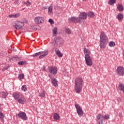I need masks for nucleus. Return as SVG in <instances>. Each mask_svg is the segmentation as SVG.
<instances>
[{"instance_id":"nucleus-1","label":"nucleus","mask_w":124,"mask_h":124,"mask_svg":"<svg viewBox=\"0 0 124 124\" xmlns=\"http://www.w3.org/2000/svg\"><path fill=\"white\" fill-rule=\"evenodd\" d=\"M83 79L81 78H76L75 80L74 90L76 93H80L83 88Z\"/></svg>"},{"instance_id":"nucleus-2","label":"nucleus","mask_w":124,"mask_h":124,"mask_svg":"<svg viewBox=\"0 0 124 124\" xmlns=\"http://www.w3.org/2000/svg\"><path fill=\"white\" fill-rule=\"evenodd\" d=\"M109 119H110V115L108 114H107L103 116L102 114L99 113L96 117V120L98 122H99V124H103V121H105V120H108Z\"/></svg>"},{"instance_id":"nucleus-3","label":"nucleus","mask_w":124,"mask_h":124,"mask_svg":"<svg viewBox=\"0 0 124 124\" xmlns=\"http://www.w3.org/2000/svg\"><path fill=\"white\" fill-rule=\"evenodd\" d=\"M85 60V63L88 66H92L93 65V60L90 55H85L84 57Z\"/></svg>"},{"instance_id":"nucleus-4","label":"nucleus","mask_w":124,"mask_h":124,"mask_svg":"<svg viewBox=\"0 0 124 124\" xmlns=\"http://www.w3.org/2000/svg\"><path fill=\"white\" fill-rule=\"evenodd\" d=\"M55 45L57 47H62L63 44V39L62 38L57 37L55 39Z\"/></svg>"},{"instance_id":"nucleus-5","label":"nucleus","mask_w":124,"mask_h":124,"mask_svg":"<svg viewBox=\"0 0 124 124\" xmlns=\"http://www.w3.org/2000/svg\"><path fill=\"white\" fill-rule=\"evenodd\" d=\"M116 73L118 76H124V67L123 66H119L116 69Z\"/></svg>"},{"instance_id":"nucleus-6","label":"nucleus","mask_w":124,"mask_h":124,"mask_svg":"<svg viewBox=\"0 0 124 124\" xmlns=\"http://www.w3.org/2000/svg\"><path fill=\"white\" fill-rule=\"evenodd\" d=\"M75 106L77 109V112L79 117H82V116H83V111L80 106H79L78 104H76Z\"/></svg>"},{"instance_id":"nucleus-7","label":"nucleus","mask_w":124,"mask_h":124,"mask_svg":"<svg viewBox=\"0 0 124 124\" xmlns=\"http://www.w3.org/2000/svg\"><path fill=\"white\" fill-rule=\"evenodd\" d=\"M100 41L104 42H108V37L106 36L104 32H101L100 36Z\"/></svg>"},{"instance_id":"nucleus-8","label":"nucleus","mask_w":124,"mask_h":124,"mask_svg":"<svg viewBox=\"0 0 124 124\" xmlns=\"http://www.w3.org/2000/svg\"><path fill=\"white\" fill-rule=\"evenodd\" d=\"M24 22L21 21H16L14 27L16 30H21L24 27Z\"/></svg>"},{"instance_id":"nucleus-9","label":"nucleus","mask_w":124,"mask_h":124,"mask_svg":"<svg viewBox=\"0 0 124 124\" xmlns=\"http://www.w3.org/2000/svg\"><path fill=\"white\" fill-rule=\"evenodd\" d=\"M16 116L23 121H27V114L25 112L20 111Z\"/></svg>"},{"instance_id":"nucleus-10","label":"nucleus","mask_w":124,"mask_h":124,"mask_svg":"<svg viewBox=\"0 0 124 124\" xmlns=\"http://www.w3.org/2000/svg\"><path fill=\"white\" fill-rule=\"evenodd\" d=\"M35 24H42L44 23V18L42 16H37L34 18Z\"/></svg>"},{"instance_id":"nucleus-11","label":"nucleus","mask_w":124,"mask_h":124,"mask_svg":"<svg viewBox=\"0 0 124 124\" xmlns=\"http://www.w3.org/2000/svg\"><path fill=\"white\" fill-rule=\"evenodd\" d=\"M49 72L53 74V75H56L57 72H58V70L56 67H50L49 68Z\"/></svg>"},{"instance_id":"nucleus-12","label":"nucleus","mask_w":124,"mask_h":124,"mask_svg":"<svg viewBox=\"0 0 124 124\" xmlns=\"http://www.w3.org/2000/svg\"><path fill=\"white\" fill-rule=\"evenodd\" d=\"M22 95L23 94H21V93H14L13 94V97H14L16 100L17 101Z\"/></svg>"},{"instance_id":"nucleus-13","label":"nucleus","mask_w":124,"mask_h":124,"mask_svg":"<svg viewBox=\"0 0 124 124\" xmlns=\"http://www.w3.org/2000/svg\"><path fill=\"white\" fill-rule=\"evenodd\" d=\"M20 104H25L26 103V99L24 95H21V97L17 100Z\"/></svg>"},{"instance_id":"nucleus-14","label":"nucleus","mask_w":124,"mask_h":124,"mask_svg":"<svg viewBox=\"0 0 124 124\" xmlns=\"http://www.w3.org/2000/svg\"><path fill=\"white\" fill-rule=\"evenodd\" d=\"M88 15L85 12H80L79 15V18H81L82 20H85L87 19Z\"/></svg>"},{"instance_id":"nucleus-15","label":"nucleus","mask_w":124,"mask_h":124,"mask_svg":"<svg viewBox=\"0 0 124 124\" xmlns=\"http://www.w3.org/2000/svg\"><path fill=\"white\" fill-rule=\"evenodd\" d=\"M51 80V82L52 84V85H53V86H54V87H58V80H57V79L55 78H51L50 79Z\"/></svg>"},{"instance_id":"nucleus-16","label":"nucleus","mask_w":124,"mask_h":124,"mask_svg":"<svg viewBox=\"0 0 124 124\" xmlns=\"http://www.w3.org/2000/svg\"><path fill=\"white\" fill-rule=\"evenodd\" d=\"M108 42H101L100 41V47L101 49H105L106 48V45H107Z\"/></svg>"},{"instance_id":"nucleus-17","label":"nucleus","mask_w":124,"mask_h":124,"mask_svg":"<svg viewBox=\"0 0 124 124\" xmlns=\"http://www.w3.org/2000/svg\"><path fill=\"white\" fill-rule=\"evenodd\" d=\"M77 17L75 16L71 17L68 19L69 23H76Z\"/></svg>"},{"instance_id":"nucleus-18","label":"nucleus","mask_w":124,"mask_h":124,"mask_svg":"<svg viewBox=\"0 0 124 124\" xmlns=\"http://www.w3.org/2000/svg\"><path fill=\"white\" fill-rule=\"evenodd\" d=\"M48 10V15H53V6H49Z\"/></svg>"},{"instance_id":"nucleus-19","label":"nucleus","mask_w":124,"mask_h":124,"mask_svg":"<svg viewBox=\"0 0 124 124\" xmlns=\"http://www.w3.org/2000/svg\"><path fill=\"white\" fill-rule=\"evenodd\" d=\"M55 51L56 54L57 55V56L59 58H62V53H61V51H59L58 48H56Z\"/></svg>"},{"instance_id":"nucleus-20","label":"nucleus","mask_w":124,"mask_h":124,"mask_svg":"<svg viewBox=\"0 0 124 124\" xmlns=\"http://www.w3.org/2000/svg\"><path fill=\"white\" fill-rule=\"evenodd\" d=\"M44 53V51H40L39 52L33 54L32 55H31V57H37L39 55H42Z\"/></svg>"},{"instance_id":"nucleus-21","label":"nucleus","mask_w":124,"mask_h":124,"mask_svg":"<svg viewBox=\"0 0 124 124\" xmlns=\"http://www.w3.org/2000/svg\"><path fill=\"white\" fill-rule=\"evenodd\" d=\"M117 9L119 11H123V10H124V7L123 6V5L118 4L117 5Z\"/></svg>"},{"instance_id":"nucleus-22","label":"nucleus","mask_w":124,"mask_h":124,"mask_svg":"<svg viewBox=\"0 0 124 124\" xmlns=\"http://www.w3.org/2000/svg\"><path fill=\"white\" fill-rule=\"evenodd\" d=\"M84 53L85 55H90L91 54V51H90V50L89 49L84 48Z\"/></svg>"},{"instance_id":"nucleus-23","label":"nucleus","mask_w":124,"mask_h":124,"mask_svg":"<svg viewBox=\"0 0 124 124\" xmlns=\"http://www.w3.org/2000/svg\"><path fill=\"white\" fill-rule=\"evenodd\" d=\"M7 94H8L7 93L5 92H2L1 93V97L2 98H6L7 96Z\"/></svg>"},{"instance_id":"nucleus-24","label":"nucleus","mask_w":124,"mask_h":124,"mask_svg":"<svg viewBox=\"0 0 124 124\" xmlns=\"http://www.w3.org/2000/svg\"><path fill=\"white\" fill-rule=\"evenodd\" d=\"M53 119L58 121L60 119V115L57 113H55L53 115Z\"/></svg>"},{"instance_id":"nucleus-25","label":"nucleus","mask_w":124,"mask_h":124,"mask_svg":"<svg viewBox=\"0 0 124 124\" xmlns=\"http://www.w3.org/2000/svg\"><path fill=\"white\" fill-rule=\"evenodd\" d=\"M47 55H48V52L47 51L44 52L43 55L39 57V59H43V58H44L45 56H47Z\"/></svg>"},{"instance_id":"nucleus-26","label":"nucleus","mask_w":124,"mask_h":124,"mask_svg":"<svg viewBox=\"0 0 124 124\" xmlns=\"http://www.w3.org/2000/svg\"><path fill=\"white\" fill-rule=\"evenodd\" d=\"M65 32H66L67 34H71V30H70L69 28H65Z\"/></svg>"},{"instance_id":"nucleus-27","label":"nucleus","mask_w":124,"mask_h":124,"mask_svg":"<svg viewBox=\"0 0 124 124\" xmlns=\"http://www.w3.org/2000/svg\"><path fill=\"white\" fill-rule=\"evenodd\" d=\"M120 91L124 93V84H120L119 86Z\"/></svg>"},{"instance_id":"nucleus-28","label":"nucleus","mask_w":124,"mask_h":124,"mask_svg":"<svg viewBox=\"0 0 124 124\" xmlns=\"http://www.w3.org/2000/svg\"><path fill=\"white\" fill-rule=\"evenodd\" d=\"M21 90L23 92H27V91H28L27 86L26 85H23L21 87Z\"/></svg>"},{"instance_id":"nucleus-29","label":"nucleus","mask_w":124,"mask_h":124,"mask_svg":"<svg viewBox=\"0 0 124 124\" xmlns=\"http://www.w3.org/2000/svg\"><path fill=\"white\" fill-rule=\"evenodd\" d=\"M108 3L110 4V5H113L114 3H116V0H109Z\"/></svg>"},{"instance_id":"nucleus-30","label":"nucleus","mask_w":124,"mask_h":124,"mask_svg":"<svg viewBox=\"0 0 124 124\" xmlns=\"http://www.w3.org/2000/svg\"><path fill=\"white\" fill-rule=\"evenodd\" d=\"M124 18L123 14H118L117 15V19L118 20H122Z\"/></svg>"},{"instance_id":"nucleus-31","label":"nucleus","mask_w":124,"mask_h":124,"mask_svg":"<svg viewBox=\"0 0 124 124\" xmlns=\"http://www.w3.org/2000/svg\"><path fill=\"white\" fill-rule=\"evenodd\" d=\"M115 46H116V44L115 43V42H114L113 41L109 42V46L110 47H115Z\"/></svg>"},{"instance_id":"nucleus-32","label":"nucleus","mask_w":124,"mask_h":124,"mask_svg":"<svg viewBox=\"0 0 124 124\" xmlns=\"http://www.w3.org/2000/svg\"><path fill=\"white\" fill-rule=\"evenodd\" d=\"M52 31L53 32V35H56V34H57V32H58V30H57V27H55L53 29Z\"/></svg>"},{"instance_id":"nucleus-33","label":"nucleus","mask_w":124,"mask_h":124,"mask_svg":"<svg viewBox=\"0 0 124 124\" xmlns=\"http://www.w3.org/2000/svg\"><path fill=\"white\" fill-rule=\"evenodd\" d=\"M89 17H90V18H93V16H94V14H93V12H89L88 13V14Z\"/></svg>"},{"instance_id":"nucleus-34","label":"nucleus","mask_w":124,"mask_h":124,"mask_svg":"<svg viewBox=\"0 0 124 124\" xmlns=\"http://www.w3.org/2000/svg\"><path fill=\"white\" fill-rule=\"evenodd\" d=\"M81 19V18H80V17H77L76 23H79V24H81V23H82V20Z\"/></svg>"},{"instance_id":"nucleus-35","label":"nucleus","mask_w":124,"mask_h":124,"mask_svg":"<svg viewBox=\"0 0 124 124\" xmlns=\"http://www.w3.org/2000/svg\"><path fill=\"white\" fill-rule=\"evenodd\" d=\"M18 64L19 65H24V64H26V61H20L18 62Z\"/></svg>"},{"instance_id":"nucleus-36","label":"nucleus","mask_w":124,"mask_h":124,"mask_svg":"<svg viewBox=\"0 0 124 124\" xmlns=\"http://www.w3.org/2000/svg\"><path fill=\"white\" fill-rule=\"evenodd\" d=\"M39 95L40 97H44L45 96V92L42 91Z\"/></svg>"},{"instance_id":"nucleus-37","label":"nucleus","mask_w":124,"mask_h":124,"mask_svg":"<svg viewBox=\"0 0 124 124\" xmlns=\"http://www.w3.org/2000/svg\"><path fill=\"white\" fill-rule=\"evenodd\" d=\"M24 78H25V76L23 74H20L18 75L19 79H24Z\"/></svg>"},{"instance_id":"nucleus-38","label":"nucleus","mask_w":124,"mask_h":124,"mask_svg":"<svg viewBox=\"0 0 124 124\" xmlns=\"http://www.w3.org/2000/svg\"><path fill=\"white\" fill-rule=\"evenodd\" d=\"M24 3L27 5V6H31V3L30 2V1L28 0L26 2H24Z\"/></svg>"},{"instance_id":"nucleus-39","label":"nucleus","mask_w":124,"mask_h":124,"mask_svg":"<svg viewBox=\"0 0 124 124\" xmlns=\"http://www.w3.org/2000/svg\"><path fill=\"white\" fill-rule=\"evenodd\" d=\"M3 118H4L3 113L0 112V119H3Z\"/></svg>"},{"instance_id":"nucleus-40","label":"nucleus","mask_w":124,"mask_h":124,"mask_svg":"<svg viewBox=\"0 0 124 124\" xmlns=\"http://www.w3.org/2000/svg\"><path fill=\"white\" fill-rule=\"evenodd\" d=\"M15 18H18V17H20V14L18 13L16 15H14Z\"/></svg>"},{"instance_id":"nucleus-41","label":"nucleus","mask_w":124,"mask_h":124,"mask_svg":"<svg viewBox=\"0 0 124 124\" xmlns=\"http://www.w3.org/2000/svg\"><path fill=\"white\" fill-rule=\"evenodd\" d=\"M48 22L50 23V24H54V21L52 19H49L48 20Z\"/></svg>"},{"instance_id":"nucleus-42","label":"nucleus","mask_w":124,"mask_h":124,"mask_svg":"<svg viewBox=\"0 0 124 124\" xmlns=\"http://www.w3.org/2000/svg\"><path fill=\"white\" fill-rule=\"evenodd\" d=\"M10 18H15L14 15H10L9 16Z\"/></svg>"},{"instance_id":"nucleus-43","label":"nucleus","mask_w":124,"mask_h":124,"mask_svg":"<svg viewBox=\"0 0 124 124\" xmlns=\"http://www.w3.org/2000/svg\"><path fill=\"white\" fill-rule=\"evenodd\" d=\"M12 60H13V61H15V60H17V57H14L13 58H12Z\"/></svg>"},{"instance_id":"nucleus-44","label":"nucleus","mask_w":124,"mask_h":124,"mask_svg":"<svg viewBox=\"0 0 124 124\" xmlns=\"http://www.w3.org/2000/svg\"><path fill=\"white\" fill-rule=\"evenodd\" d=\"M65 71H64L63 72V74H64V75H65V76H68V74H67L66 75H65Z\"/></svg>"},{"instance_id":"nucleus-45","label":"nucleus","mask_w":124,"mask_h":124,"mask_svg":"<svg viewBox=\"0 0 124 124\" xmlns=\"http://www.w3.org/2000/svg\"><path fill=\"white\" fill-rule=\"evenodd\" d=\"M43 71H45V66H44L43 67Z\"/></svg>"},{"instance_id":"nucleus-46","label":"nucleus","mask_w":124,"mask_h":124,"mask_svg":"<svg viewBox=\"0 0 124 124\" xmlns=\"http://www.w3.org/2000/svg\"><path fill=\"white\" fill-rule=\"evenodd\" d=\"M6 69H6V68H3V69H2V70H6Z\"/></svg>"},{"instance_id":"nucleus-47","label":"nucleus","mask_w":124,"mask_h":124,"mask_svg":"<svg viewBox=\"0 0 124 124\" xmlns=\"http://www.w3.org/2000/svg\"><path fill=\"white\" fill-rule=\"evenodd\" d=\"M1 111V107H0V112Z\"/></svg>"},{"instance_id":"nucleus-48","label":"nucleus","mask_w":124,"mask_h":124,"mask_svg":"<svg viewBox=\"0 0 124 124\" xmlns=\"http://www.w3.org/2000/svg\"><path fill=\"white\" fill-rule=\"evenodd\" d=\"M83 0V1H84H84H85V0Z\"/></svg>"}]
</instances>
